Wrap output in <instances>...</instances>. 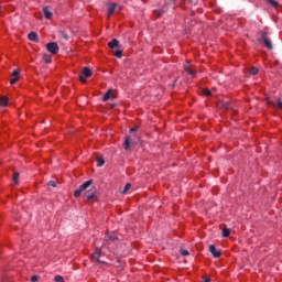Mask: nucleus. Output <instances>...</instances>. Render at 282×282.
<instances>
[{
	"label": "nucleus",
	"mask_w": 282,
	"mask_h": 282,
	"mask_svg": "<svg viewBox=\"0 0 282 282\" xmlns=\"http://www.w3.org/2000/svg\"><path fill=\"white\" fill-rule=\"evenodd\" d=\"M260 41L264 43L265 47L269 50H273L274 47L272 46V41L268 39V32L267 31H260L259 32Z\"/></svg>",
	"instance_id": "obj_1"
},
{
	"label": "nucleus",
	"mask_w": 282,
	"mask_h": 282,
	"mask_svg": "<svg viewBox=\"0 0 282 282\" xmlns=\"http://www.w3.org/2000/svg\"><path fill=\"white\" fill-rule=\"evenodd\" d=\"M91 184H93L91 180H89V181L85 182L84 184H82L79 186V188L75 191L74 197H80L82 193L87 191V188H89V186H91Z\"/></svg>",
	"instance_id": "obj_2"
},
{
	"label": "nucleus",
	"mask_w": 282,
	"mask_h": 282,
	"mask_svg": "<svg viewBox=\"0 0 282 282\" xmlns=\"http://www.w3.org/2000/svg\"><path fill=\"white\" fill-rule=\"evenodd\" d=\"M100 254H102V248H96L95 253L91 257V261H97L98 263H102V264L107 263L100 260Z\"/></svg>",
	"instance_id": "obj_3"
},
{
	"label": "nucleus",
	"mask_w": 282,
	"mask_h": 282,
	"mask_svg": "<svg viewBox=\"0 0 282 282\" xmlns=\"http://www.w3.org/2000/svg\"><path fill=\"white\" fill-rule=\"evenodd\" d=\"M46 50L47 52H50L51 54H58V44L56 42H50L46 45Z\"/></svg>",
	"instance_id": "obj_4"
},
{
	"label": "nucleus",
	"mask_w": 282,
	"mask_h": 282,
	"mask_svg": "<svg viewBox=\"0 0 282 282\" xmlns=\"http://www.w3.org/2000/svg\"><path fill=\"white\" fill-rule=\"evenodd\" d=\"M209 252L215 259H219L221 257V251L217 250V247H215V245L209 246Z\"/></svg>",
	"instance_id": "obj_5"
},
{
	"label": "nucleus",
	"mask_w": 282,
	"mask_h": 282,
	"mask_svg": "<svg viewBox=\"0 0 282 282\" xmlns=\"http://www.w3.org/2000/svg\"><path fill=\"white\" fill-rule=\"evenodd\" d=\"M85 197L87 199H96V187H91L89 191L85 193Z\"/></svg>",
	"instance_id": "obj_6"
},
{
	"label": "nucleus",
	"mask_w": 282,
	"mask_h": 282,
	"mask_svg": "<svg viewBox=\"0 0 282 282\" xmlns=\"http://www.w3.org/2000/svg\"><path fill=\"white\" fill-rule=\"evenodd\" d=\"M113 100L116 99V96L113 95L112 90L109 89L102 97L104 102H107V100Z\"/></svg>",
	"instance_id": "obj_7"
},
{
	"label": "nucleus",
	"mask_w": 282,
	"mask_h": 282,
	"mask_svg": "<svg viewBox=\"0 0 282 282\" xmlns=\"http://www.w3.org/2000/svg\"><path fill=\"white\" fill-rule=\"evenodd\" d=\"M108 47H110V50H119L120 42L117 39H113L111 42L108 43Z\"/></svg>",
	"instance_id": "obj_8"
},
{
	"label": "nucleus",
	"mask_w": 282,
	"mask_h": 282,
	"mask_svg": "<svg viewBox=\"0 0 282 282\" xmlns=\"http://www.w3.org/2000/svg\"><path fill=\"white\" fill-rule=\"evenodd\" d=\"M43 12H44L45 19H52V17H54V13L52 12V8L50 7H44Z\"/></svg>",
	"instance_id": "obj_9"
},
{
	"label": "nucleus",
	"mask_w": 282,
	"mask_h": 282,
	"mask_svg": "<svg viewBox=\"0 0 282 282\" xmlns=\"http://www.w3.org/2000/svg\"><path fill=\"white\" fill-rule=\"evenodd\" d=\"M133 145H135V143L131 141V137H127L124 141V150L129 151V149H131Z\"/></svg>",
	"instance_id": "obj_10"
},
{
	"label": "nucleus",
	"mask_w": 282,
	"mask_h": 282,
	"mask_svg": "<svg viewBox=\"0 0 282 282\" xmlns=\"http://www.w3.org/2000/svg\"><path fill=\"white\" fill-rule=\"evenodd\" d=\"M29 41H33V43H39V34L36 32H31L28 34Z\"/></svg>",
	"instance_id": "obj_11"
},
{
	"label": "nucleus",
	"mask_w": 282,
	"mask_h": 282,
	"mask_svg": "<svg viewBox=\"0 0 282 282\" xmlns=\"http://www.w3.org/2000/svg\"><path fill=\"white\" fill-rule=\"evenodd\" d=\"M94 73L89 69V67H84L82 70V76H84L85 78H91V75Z\"/></svg>",
	"instance_id": "obj_12"
},
{
	"label": "nucleus",
	"mask_w": 282,
	"mask_h": 282,
	"mask_svg": "<svg viewBox=\"0 0 282 282\" xmlns=\"http://www.w3.org/2000/svg\"><path fill=\"white\" fill-rule=\"evenodd\" d=\"M110 241H118V237L113 234L106 236V246H109Z\"/></svg>",
	"instance_id": "obj_13"
},
{
	"label": "nucleus",
	"mask_w": 282,
	"mask_h": 282,
	"mask_svg": "<svg viewBox=\"0 0 282 282\" xmlns=\"http://www.w3.org/2000/svg\"><path fill=\"white\" fill-rule=\"evenodd\" d=\"M113 12H116V3H111L108 7V17H112Z\"/></svg>",
	"instance_id": "obj_14"
},
{
	"label": "nucleus",
	"mask_w": 282,
	"mask_h": 282,
	"mask_svg": "<svg viewBox=\"0 0 282 282\" xmlns=\"http://www.w3.org/2000/svg\"><path fill=\"white\" fill-rule=\"evenodd\" d=\"M185 72H187V74H189V76H197V72L191 69V67H188V65L184 66Z\"/></svg>",
	"instance_id": "obj_15"
},
{
	"label": "nucleus",
	"mask_w": 282,
	"mask_h": 282,
	"mask_svg": "<svg viewBox=\"0 0 282 282\" xmlns=\"http://www.w3.org/2000/svg\"><path fill=\"white\" fill-rule=\"evenodd\" d=\"M8 97L0 98V107H8Z\"/></svg>",
	"instance_id": "obj_16"
},
{
	"label": "nucleus",
	"mask_w": 282,
	"mask_h": 282,
	"mask_svg": "<svg viewBox=\"0 0 282 282\" xmlns=\"http://www.w3.org/2000/svg\"><path fill=\"white\" fill-rule=\"evenodd\" d=\"M272 106H273L275 109H282V101H281V99H278L276 101H273V102H272Z\"/></svg>",
	"instance_id": "obj_17"
},
{
	"label": "nucleus",
	"mask_w": 282,
	"mask_h": 282,
	"mask_svg": "<svg viewBox=\"0 0 282 282\" xmlns=\"http://www.w3.org/2000/svg\"><path fill=\"white\" fill-rule=\"evenodd\" d=\"M164 12H166V7H163V9H161V10L154 11V14H155L156 17H161V15L164 14Z\"/></svg>",
	"instance_id": "obj_18"
},
{
	"label": "nucleus",
	"mask_w": 282,
	"mask_h": 282,
	"mask_svg": "<svg viewBox=\"0 0 282 282\" xmlns=\"http://www.w3.org/2000/svg\"><path fill=\"white\" fill-rule=\"evenodd\" d=\"M97 166H105V159L102 156L97 158Z\"/></svg>",
	"instance_id": "obj_19"
},
{
	"label": "nucleus",
	"mask_w": 282,
	"mask_h": 282,
	"mask_svg": "<svg viewBox=\"0 0 282 282\" xmlns=\"http://www.w3.org/2000/svg\"><path fill=\"white\" fill-rule=\"evenodd\" d=\"M129 191H131V183L126 184V186L122 191V195H127V193H129Z\"/></svg>",
	"instance_id": "obj_20"
},
{
	"label": "nucleus",
	"mask_w": 282,
	"mask_h": 282,
	"mask_svg": "<svg viewBox=\"0 0 282 282\" xmlns=\"http://www.w3.org/2000/svg\"><path fill=\"white\" fill-rule=\"evenodd\" d=\"M268 3H270V6H272V8H279V2H276V0H267Z\"/></svg>",
	"instance_id": "obj_21"
},
{
	"label": "nucleus",
	"mask_w": 282,
	"mask_h": 282,
	"mask_svg": "<svg viewBox=\"0 0 282 282\" xmlns=\"http://www.w3.org/2000/svg\"><path fill=\"white\" fill-rule=\"evenodd\" d=\"M43 61H44V63L50 64V63H52V56H50V55H47V54H44V55H43Z\"/></svg>",
	"instance_id": "obj_22"
},
{
	"label": "nucleus",
	"mask_w": 282,
	"mask_h": 282,
	"mask_svg": "<svg viewBox=\"0 0 282 282\" xmlns=\"http://www.w3.org/2000/svg\"><path fill=\"white\" fill-rule=\"evenodd\" d=\"M249 73L251 74V76H257V74H259V68H257V67H251V69L249 70Z\"/></svg>",
	"instance_id": "obj_23"
},
{
	"label": "nucleus",
	"mask_w": 282,
	"mask_h": 282,
	"mask_svg": "<svg viewBox=\"0 0 282 282\" xmlns=\"http://www.w3.org/2000/svg\"><path fill=\"white\" fill-rule=\"evenodd\" d=\"M203 95L207 96V97H210V96H213V93L210 91V89L205 88V89H203Z\"/></svg>",
	"instance_id": "obj_24"
},
{
	"label": "nucleus",
	"mask_w": 282,
	"mask_h": 282,
	"mask_svg": "<svg viewBox=\"0 0 282 282\" xmlns=\"http://www.w3.org/2000/svg\"><path fill=\"white\" fill-rule=\"evenodd\" d=\"M115 56H117V58H122V50L117 48L115 52Z\"/></svg>",
	"instance_id": "obj_25"
},
{
	"label": "nucleus",
	"mask_w": 282,
	"mask_h": 282,
	"mask_svg": "<svg viewBox=\"0 0 282 282\" xmlns=\"http://www.w3.org/2000/svg\"><path fill=\"white\" fill-rule=\"evenodd\" d=\"M223 237H230V229L228 228L223 229Z\"/></svg>",
	"instance_id": "obj_26"
},
{
	"label": "nucleus",
	"mask_w": 282,
	"mask_h": 282,
	"mask_svg": "<svg viewBox=\"0 0 282 282\" xmlns=\"http://www.w3.org/2000/svg\"><path fill=\"white\" fill-rule=\"evenodd\" d=\"M61 36L63 37L64 41H69V35H67L65 31H61Z\"/></svg>",
	"instance_id": "obj_27"
},
{
	"label": "nucleus",
	"mask_w": 282,
	"mask_h": 282,
	"mask_svg": "<svg viewBox=\"0 0 282 282\" xmlns=\"http://www.w3.org/2000/svg\"><path fill=\"white\" fill-rule=\"evenodd\" d=\"M13 182H14V184H19V172H14Z\"/></svg>",
	"instance_id": "obj_28"
},
{
	"label": "nucleus",
	"mask_w": 282,
	"mask_h": 282,
	"mask_svg": "<svg viewBox=\"0 0 282 282\" xmlns=\"http://www.w3.org/2000/svg\"><path fill=\"white\" fill-rule=\"evenodd\" d=\"M20 75H21V72L19 69L13 70V73H12L13 78H18L19 79Z\"/></svg>",
	"instance_id": "obj_29"
},
{
	"label": "nucleus",
	"mask_w": 282,
	"mask_h": 282,
	"mask_svg": "<svg viewBox=\"0 0 282 282\" xmlns=\"http://www.w3.org/2000/svg\"><path fill=\"white\" fill-rule=\"evenodd\" d=\"M181 254H182V257H188V250H186V249H181Z\"/></svg>",
	"instance_id": "obj_30"
},
{
	"label": "nucleus",
	"mask_w": 282,
	"mask_h": 282,
	"mask_svg": "<svg viewBox=\"0 0 282 282\" xmlns=\"http://www.w3.org/2000/svg\"><path fill=\"white\" fill-rule=\"evenodd\" d=\"M19 83V77H13L10 82V85H17Z\"/></svg>",
	"instance_id": "obj_31"
},
{
	"label": "nucleus",
	"mask_w": 282,
	"mask_h": 282,
	"mask_svg": "<svg viewBox=\"0 0 282 282\" xmlns=\"http://www.w3.org/2000/svg\"><path fill=\"white\" fill-rule=\"evenodd\" d=\"M55 282H65V279H63V276H61V275H56Z\"/></svg>",
	"instance_id": "obj_32"
},
{
	"label": "nucleus",
	"mask_w": 282,
	"mask_h": 282,
	"mask_svg": "<svg viewBox=\"0 0 282 282\" xmlns=\"http://www.w3.org/2000/svg\"><path fill=\"white\" fill-rule=\"evenodd\" d=\"M79 80H80V83H83V84L87 83V79H86L85 76H83V75L79 76Z\"/></svg>",
	"instance_id": "obj_33"
},
{
	"label": "nucleus",
	"mask_w": 282,
	"mask_h": 282,
	"mask_svg": "<svg viewBox=\"0 0 282 282\" xmlns=\"http://www.w3.org/2000/svg\"><path fill=\"white\" fill-rule=\"evenodd\" d=\"M47 184L48 186H53V188H56V182L50 181Z\"/></svg>",
	"instance_id": "obj_34"
},
{
	"label": "nucleus",
	"mask_w": 282,
	"mask_h": 282,
	"mask_svg": "<svg viewBox=\"0 0 282 282\" xmlns=\"http://www.w3.org/2000/svg\"><path fill=\"white\" fill-rule=\"evenodd\" d=\"M31 281H32V282H37V281H39V275H33V276L31 278Z\"/></svg>",
	"instance_id": "obj_35"
},
{
	"label": "nucleus",
	"mask_w": 282,
	"mask_h": 282,
	"mask_svg": "<svg viewBox=\"0 0 282 282\" xmlns=\"http://www.w3.org/2000/svg\"><path fill=\"white\" fill-rule=\"evenodd\" d=\"M138 129H140V127L135 126L134 128H131L130 131L133 133V132L138 131Z\"/></svg>",
	"instance_id": "obj_36"
},
{
	"label": "nucleus",
	"mask_w": 282,
	"mask_h": 282,
	"mask_svg": "<svg viewBox=\"0 0 282 282\" xmlns=\"http://www.w3.org/2000/svg\"><path fill=\"white\" fill-rule=\"evenodd\" d=\"M202 282H210V278L205 276L204 280Z\"/></svg>",
	"instance_id": "obj_37"
},
{
	"label": "nucleus",
	"mask_w": 282,
	"mask_h": 282,
	"mask_svg": "<svg viewBox=\"0 0 282 282\" xmlns=\"http://www.w3.org/2000/svg\"><path fill=\"white\" fill-rule=\"evenodd\" d=\"M224 107L225 109H228V107H230V102H225Z\"/></svg>",
	"instance_id": "obj_38"
},
{
	"label": "nucleus",
	"mask_w": 282,
	"mask_h": 282,
	"mask_svg": "<svg viewBox=\"0 0 282 282\" xmlns=\"http://www.w3.org/2000/svg\"><path fill=\"white\" fill-rule=\"evenodd\" d=\"M1 282H6V278H2Z\"/></svg>",
	"instance_id": "obj_39"
}]
</instances>
